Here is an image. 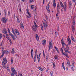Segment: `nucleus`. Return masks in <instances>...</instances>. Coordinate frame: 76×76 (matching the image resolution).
<instances>
[{
    "instance_id": "obj_48",
    "label": "nucleus",
    "mask_w": 76,
    "mask_h": 76,
    "mask_svg": "<svg viewBox=\"0 0 76 76\" xmlns=\"http://www.w3.org/2000/svg\"><path fill=\"white\" fill-rule=\"evenodd\" d=\"M37 50L35 51V56H37Z\"/></svg>"
},
{
    "instance_id": "obj_40",
    "label": "nucleus",
    "mask_w": 76,
    "mask_h": 76,
    "mask_svg": "<svg viewBox=\"0 0 76 76\" xmlns=\"http://www.w3.org/2000/svg\"><path fill=\"white\" fill-rule=\"evenodd\" d=\"M36 61V56H34V62H35Z\"/></svg>"
},
{
    "instance_id": "obj_37",
    "label": "nucleus",
    "mask_w": 76,
    "mask_h": 76,
    "mask_svg": "<svg viewBox=\"0 0 76 76\" xmlns=\"http://www.w3.org/2000/svg\"><path fill=\"white\" fill-rule=\"evenodd\" d=\"M3 37V36L2 35V34L1 33H0V39H1V38Z\"/></svg>"
},
{
    "instance_id": "obj_28",
    "label": "nucleus",
    "mask_w": 76,
    "mask_h": 76,
    "mask_svg": "<svg viewBox=\"0 0 76 76\" xmlns=\"http://www.w3.org/2000/svg\"><path fill=\"white\" fill-rule=\"evenodd\" d=\"M38 69L39 70H41V71H42V72H43V71H44V69H41V67H39V66L38 67Z\"/></svg>"
},
{
    "instance_id": "obj_2",
    "label": "nucleus",
    "mask_w": 76,
    "mask_h": 76,
    "mask_svg": "<svg viewBox=\"0 0 76 76\" xmlns=\"http://www.w3.org/2000/svg\"><path fill=\"white\" fill-rule=\"evenodd\" d=\"M11 75L12 76H15V74L16 75V73H17V72L16 71V70L15 69L13 68H11Z\"/></svg>"
},
{
    "instance_id": "obj_1",
    "label": "nucleus",
    "mask_w": 76,
    "mask_h": 76,
    "mask_svg": "<svg viewBox=\"0 0 76 76\" xmlns=\"http://www.w3.org/2000/svg\"><path fill=\"white\" fill-rule=\"evenodd\" d=\"M44 21L45 22L43 23L44 25L42 24L40 25L41 29L42 31H43L44 29H46V28H47V21H46L45 20Z\"/></svg>"
},
{
    "instance_id": "obj_50",
    "label": "nucleus",
    "mask_w": 76,
    "mask_h": 76,
    "mask_svg": "<svg viewBox=\"0 0 76 76\" xmlns=\"http://www.w3.org/2000/svg\"><path fill=\"white\" fill-rule=\"evenodd\" d=\"M34 23L35 26L36 27H37V24H36V23H35V22H34Z\"/></svg>"
},
{
    "instance_id": "obj_24",
    "label": "nucleus",
    "mask_w": 76,
    "mask_h": 76,
    "mask_svg": "<svg viewBox=\"0 0 76 76\" xmlns=\"http://www.w3.org/2000/svg\"><path fill=\"white\" fill-rule=\"evenodd\" d=\"M72 25H73V26H75V25L76 24V23H75V20L73 19V22H72Z\"/></svg>"
},
{
    "instance_id": "obj_42",
    "label": "nucleus",
    "mask_w": 76,
    "mask_h": 76,
    "mask_svg": "<svg viewBox=\"0 0 76 76\" xmlns=\"http://www.w3.org/2000/svg\"><path fill=\"white\" fill-rule=\"evenodd\" d=\"M34 12H36V10L37 9V7H34Z\"/></svg>"
},
{
    "instance_id": "obj_45",
    "label": "nucleus",
    "mask_w": 76,
    "mask_h": 76,
    "mask_svg": "<svg viewBox=\"0 0 76 76\" xmlns=\"http://www.w3.org/2000/svg\"><path fill=\"white\" fill-rule=\"evenodd\" d=\"M64 56H66V57L67 58H69V56L68 55V54L67 53H66V54H65V55Z\"/></svg>"
},
{
    "instance_id": "obj_55",
    "label": "nucleus",
    "mask_w": 76,
    "mask_h": 76,
    "mask_svg": "<svg viewBox=\"0 0 76 76\" xmlns=\"http://www.w3.org/2000/svg\"><path fill=\"white\" fill-rule=\"evenodd\" d=\"M55 34L57 36V31H55Z\"/></svg>"
},
{
    "instance_id": "obj_46",
    "label": "nucleus",
    "mask_w": 76,
    "mask_h": 76,
    "mask_svg": "<svg viewBox=\"0 0 76 76\" xmlns=\"http://www.w3.org/2000/svg\"><path fill=\"white\" fill-rule=\"evenodd\" d=\"M7 71H8V72H10V69H9V67H7Z\"/></svg>"
},
{
    "instance_id": "obj_43",
    "label": "nucleus",
    "mask_w": 76,
    "mask_h": 76,
    "mask_svg": "<svg viewBox=\"0 0 76 76\" xmlns=\"http://www.w3.org/2000/svg\"><path fill=\"white\" fill-rule=\"evenodd\" d=\"M54 57L55 59H56V60H58V57H57V56H55Z\"/></svg>"
},
{
    "instance_id": "obj_21",
    "label": "nucleus",
    "mask_w": 76,
    "mask_h": 76,
    "mask_svg": "<svg viewBox=\"0 0 76 76\" xmlns=\"http://www.w3.org/2000/svg\"><path fill=\"white\" fill-rule=\"evenodd\" d=\"M72 31L73 32H74L75 31V26L73 25H72Z\"/></svg>"
},
{
    "instance_id": "obj_58",
    "label": "nucleus",
    "mask_w": 76,
    "mask_h": 76,
    "mask_svg": "<svg viewBox=\"0 0 76 76\" xmlns=\"http://www.w3.org/2000/svg\"><path fill=\"white\" fill-rule=\"evenodd\" d=\"M31 58H33V54H31Z\"/></svg>"
},
{
    "instance_id": "obj_44",
    "label": "nucleus",
    "mask_w": 76,
    "mask_h": 76,
    "mask_svg": "<svg viewBox=\"0 0 76 76\" xmlns=\"http://www.w3.org/2000/svg\"><path fill=\"white\" fill-rule=\"evenodd\" d=\"M58 13L57 14V15H59L60 14V11H59V10H57Z\"/></svg>"
},
{
    "instance_id": "obj_38",
    "label": "nucleus",
    "mask_w": 76,
    "mask_h": 76,
    "mask_svg": "<svg viewBox=\"0 0 76 76\" xmlns=\"http://www.w3.org/2000/svg\"><path fill=\"white\" fill-rule=\"evenodd\" d=\"M70 40H70V39L69 37L68 36V38H67V41H70Z\"/></svg>"
},
{
    "instance_id": "obj_5",
    "label": "nucleus",
    "mask_w": 76,
    "mask_h": 76,
    "mask_svg": "<svg viewBox=\"0 0 76 76\" xmlns=\"http://www.w3.org/2000/svg\"><path fill=\"white\" fill-rule=\"evenodd\" d=\"M1 21L3 23H6V22L7 21V20L5 18H2Z\"/></svg>"
},
{
    "instance_id": "obj_25",
    "label": "nucleus",
    "mask_w": 76,
    "mask_h": 76,
    "mask_svg": "<svg viewBox=\"0 0 76 76\" xmlns=\"http://www.w3.org/2000/svg\"><path fill=\"white\" fill-rule=\"evenodd\" d=\"M68 42V44L67 45H70V44H72V43H71V40H68L67 41Z\"/></svg>"
},
{
    "instance_id": "obj_9",
    "label": "nucleus",
    "mask_w": 76,
    "mask_h": 76,
    "mask_svg": "<svg viewBox=\"0 0 76 76\" xmlns=\"http://www.w3.org/2000/svg\"><path fill=\"white\" fill-rule=\"evenodd\" d=\"M53 6L55 8L56 7V2L55 1V0H53Z\"/></svg>"
},
{
    "instance_id": "obj_23",
    "label": "nucleus",
    "mask_w": 76,
    "mask_h": 76,
    "mask_svg": "<svg viewBox=\"0 0 76 76\" xmlns=\"http://www.w3.org/2000/svg\"><path fill=\"white\" fill-rule=\"evenodd\" d=\"M64 50L65 51V52H67L68 53H70V52L68 51V50H66V48H64Z\"/></svg>"
},
{
    "instance_id": "obj_51",
    "label": "nucleus",
    "mask_w": 76,
    "mask_h": 76,
    "mask_svg": "<svg viewBox=\"0 0 76 76\" xmlns=\"http://www.w3.org/2000/svg\"><path fill=\"white\" fill-rule=\"evenodd\" d=\"M13 59L12 58H11V64H13Z\"/></svg>"
},
{
    "instance_id": "obj_56",
    "label": "nucleus",
    "mask_w": 76,
    "mask_h": 76,
    "mask_svg": "<svg viewBox=\"0 0 76 76\" xmlns=\"http://www.w3.org/2000/svg\"><path fill=\"white\" fill-rule=\"evenodd\" d=\"M46 61H48V57H47V56L46 57Z\"/></svg>"
},
{
    "instance_id": "obj_26",
    "label": "nucleus",
    "mask_w": 76,
    "mask_h": 76,
    "mask_svg": "<svg viewBox=\"0 0 76 76\" xmlns=\"http://www.w3.org/2000/svg\"><path fill=\"white\" fill-rule=\"evenodd\" d=\"M46 42V41H45V40H43L42 41V44H43V45H45V44Z\"/></svg>"
},
{
    "instance_id": "obj_62",
    "label": "nucleus",
    "mask_w": 76,
    "mask_h": 76,
    "mask_svg": "<svg viewBox=\"0 0 76 76\" xmlns=\"http://www.w3.org/2000/svg\"><path fill=\"white\" fill-rule=\"evenodd\" d=\"M5 34L6 35V37H8V34H7H7Z\"/></svg>"
},
{
    "instance_id": "obj_57",
    "label": "nucleus",
    "mask_w": 76,
    "mask_h": 76,
    "mask_svg": "<svg viewBox=\"0 0 76 76\" xmlns=\"http://www.w3.org/2000/svg\"><path fill=\"white\" fill-rule=\"evenodd\" d=\"M56 50L57 51L58 53H59V52H58V48H57L56 49Z\"/></svg>"
},
{
    "instance_id": "obj_52",
    "label": "nucleus",
    "mask_w": 76,
    "mask_h": 76,
    "mask_svg": "<svg viewBox=\"0 0 76 76\" xmlns=\"http://www.w3.org/2000/svg\"><path fill=\"white\" fill-rule=\"evenodd\" d=\"M73 63L72 64V66H73H73L75 65V62L73 61Z\"/></svg>"
},
{
    "instance_id": "obj_10",
    "label": "nucleus",
    "mask_w": 76,
    "mask_h": 76,
    "mask_svg": "<svg viewBox=\"0 0 76 76\" xmlns=\"http://www.w3.org/2000/svg\"><path fill=\"white\" fill-rule=\"evenodd\" d=\"M67 61L68 62L66 63V66H68L69 67H70V61L68 60Z\"/></svg>"
},
{
    "instance_id": "obj_15",
    "label": "nucleus",
    "mask_w": 76,
    "mask_h": 76,
    "mask_svg": "<svg viewBox=\"0 0 76 76\" xmlns=\"http://www.w3.org/2000/svg\"><path fill=\"white\" fill-rule=\"evenodd\" d=\"M60 5L61 6L62 9H64V5H63V3H62V2L60 1Z\"/></svg>"
},
{
    "instance_id": "obj_54",
    "label": "nucleus",
    "mask_w": 76,
    "mask_h": 76,
    "mask_svg": "<svg viewBox=\"0 0 76 76\" xmlns=\"http://www.w3.org/2000/svg\"><path fill=\"white\" fill-rule=\"evenodd\" d=\"M71 38L72 39H73V38H73V35H72L71 36Z\"/></svg>"
},
{
    "instance_id": "obj_4",
    "label": "nucleus",
    "mask_w": 76,
    "mask_h": 76,
    "mask_svg": "<svg viewBox=\"0 0 76 76\" xmlns=\"http://www.w3.org/2000/svg\"><path fill=\"white\" fill-rule=\"evenodd\" d=\"M61 42L62 45V48H64V45H66V44H65L64 42V41H63V38L62 39L61 41Z\"/></svg>"
},
{
    "instance_id": "obj_16",
    "label": "nucleus",
    "mask_w": 76,
    "mask_h": 76,
    "mask_svg": "<svg viewBox=\"0 0 76 76\" xmlns=\"http://www.w3.org/2000/svg\"><path fill=\"white\" fill-rule=\"evenodd\" d=\"M60 51L61 52V53L62 54V55H63L64 56H65V54L63 52V49L62 48H61L60 49Z\"/></svg>"
},
{
    "instance_id": "obj_53",
    "label": "nucleus",
    "mask_w": 76,
    "mask_h": 76,
    "mask_svg": "<svg viewBox=\"0 0 76 76\" xmlns=\"http://www.w3.org/2000/svg\"><path fill=\"white\" fill-rule=\"evenodd\" d=\"M58 15L57 14H56V17L58 19Z\"/></svg>"
},
{
    "instance_id": "obj_7",
    "label": "nucleus",
    "mask_w": 76,
    "mask_h": 76,
    "mask_svg": "<svg viewBox=\"0 0 76 76\" xmlns=\"http://www.w3.org/2000/svg\"><path fill=\"white\" fill-rule=\"evenodd\" d=\"M2 33L4 34H7V31H6V29L4 28L2 31Z\"/></svg>"
},
{
    "instance_id": "obj_14",
    "label": "nucleus",
    "mask_w": 76,
    "mask_h": 76,
    "mask_svg": "<svg viewBox=\"0 0 76 76\" xmlns=\"http://www.w3.org/2000/svg\"><path fill=\"white\" fill-rule=\"evenodd\" d=\"M12 32L13 33V34L15 36V37H16L17 38H18V37H17V36H16V34H15V33L14 31V30L13 29V28H12Z\"/></svg>"
},
{
    "instance_id": "obj_63",
    "label": "nucleus",
    "mask_w": 76,
    "mask_h": 76,
    "mask_svg": "<svg viewBox=\"0 0 76 76\" xmlns=\"http://www.w3.org/2000/svg\"><path fill=\"white\" fill-rule=\"evenodd\" d=\"M72 40L74 42H75V39H74V38H73V39H72Z\"/></svg>"
},
{
    "instance_id": "obj_6",
    "label": "nucleus",
    "mask_w": 76,
    "mask_h": 76,
    "mask_svg": "<svg viewBox=\"0 0 76 76\" xmlns=\"http://www.w3.org/2000/svg\"><path fill=\"white\" fill-rule=\"evenodd\" d=\"M64 4V12H66V8L67 7V3H66V1H65Z\"/></svg>"
},
{
    "instance_id": "obj_49",
    "label": "nucleus",
    "mask_w": 76,
    "mask_h": 76,
    "mask_svg": "<svg viewBox=\"0 0 76 76\" xmlns=\"http://www.w3.org/2000/svg\"><path fill=\"white\" fill-rule=\"evenodd\" d=\"M32 52H33V49L32 48L31 50V54H33L32 53Z\"/></svg>"
},
{
    "instance_id": "obj_22",
    "label": "nucleus",
    "mask_w": 76,
    "mask_h": 76,
    "mask_svg": "<svg viewBox=\"0 0 76 76\" xmlns=\"http://www.w3.org/2000/svg\"><path fill=\"white\" fill-rule=\"evenodd\" d=\"M11 53L13 54H14L15 53V49H14V48L12 49Z\"/></svg>"
},
{
    "instance_id": "obj_47",
    "label": "nucleus",
    "mask_w": 76,
    "mask_h": 76,
    "mask_svg": "<svg viewBox=\"0 0 76 76\" xmlns=\"http://www.w3.org/2000/svg\"><path fill=\"white\" fill-rule=\"evenodd\" d=\"M46 9L48 13H50V9L49 8H46Z\"/></svg>"
},
{
    "instance_id": "obj_3",
    "label": "nucleus",
    "mask_w": 76,
    "mask_h": 76,
    "mask_svg": "<svg viewBox=\"0 0 76 76\" xmlns=\"http://www.w3.org/2000/svg\"><path fill=\"white\" fill-rule=\"evenodd\" d=\"M48 47L49 50H50L51 48H52V47H53V42L51 41H50Z\"/></svg>"
},
{
    "instance_id": "obj_39",
    "label": "nucleus",
    "mask_w": 76,
    "mask_h": 76,
    "mask_svg": "<svg viewBox=\"0 0 76 76\" xmlns=\"http://www.w3.org/2000/svg\"><path fill=\"white\" fill-rule=\"evenodd\" d=\"M12 38L13 39V40H15V37L13 35L12 36Z\"/></svg>"
},
{
    "instance_id": "obj_31",
    "label": "nucleus",
    "mask_w": 76,
    "mask_h": 76,
    "mask_svg": "<svg viewBox=\"0 0 76 76\" xmlns=\"http://www.w3.org/2000/svg\"><path fill=\"white\" fill-rule=\"evenodd\" d=\"M20 28H21L22 29H23V28H24V26H23V24H22L21 25V26H20Z\"/></svg>"
},
{
    "instance_id": "obj_13",
    "label": "nucleus",
    "mask_w": 76,
    "mask_h": 76,
    "mask_svg": "<svg viewBox=\"0 0 76 76\" xmlns=\"http://www.w3.org/2000/svg\"><path fill=\"white\" fill-rule=\"evenodd\" d=\"M15 31L17 34V35H19L20 34L19 33V32L17 30L15 29Z\"/></svg>"
},
{
    "instance_id": "obj_33",
    "label": "nucleus",
    "mask_w": 76,
    "mask_h": 76,
    "mask_svg": "<svg viewBox=\"0 0 76 76\" xmlns=\"http://www.w3.org/2000/svg\"><path fill=\"white\" fill-rule=\"evenodd\" d=\"M31 9L32 10H33V9H34V5H31Z\"/></svg>"
},
{
    "instance_id": "obj_41",
    "label": "nucleus",
    "mask_w": 76,
    "mask_h": 76,
    "mask_svg": "<svg viewBox=\"0 0 76 76\" xmlns=\"http://www.w3.org/2000/svg\"><path fill=\"white\" fill-rule=\"evenodd\" d=\"M50 75L51 76H54V75H53V72H50Z\"/></svg>"
},
{
    "instance_id": "obj_20",
    "label": "nucleus",
    "mask_w": 76,
    "mask_h": 76,
    "mask_svg": "<svg viewBox=\"0 0 76 76\" xmlns=\"http://www.w3.org/2000/svg\"><path fill=\"white\" fill-rule=\"evenodd\" d=\"M36 39L37 41H38V40H39V37H38V35L37 34H36Z\"/></svg>"
},
{
    "instance_id": "obj_35",
    "label": "nucleus",
    "mask_w": 76,
    "mask_h": 76,
    "mask_svg": "<svg viewBox=\"0 0 76 76\" xmlns=\"http://www.w3.org/2000/svg\"><path fill=\"white\" fill-rule=\"evenodd\" d=\"M34 0H30L29 1V2L30 3H32V2H34Z\"/></svg>"
},
{
    "instance_id": "obj_60",
    "label": "nucleus",
    "mask_w": 76,
    "mask_h": 76,
    "mask_svg": "<svg viewBox=\"0 0 76 76\" xmlns=\"http://www.w3.org/2000/svg\"><path fill=\"white\" fill-rule=\"evenodd\" d=\"M38 62H39V61H40V58H38Z\"/></svg>"
},
{
    "instance_id": "obj_17",
    "label": "nucleus",
    "mask_w": 76,
    "mask_h": 76,
    "mask_svg": "<svg viewBox=\"0 0 76 76\" xmlns=\"http://www.w3.org/2000/svg\"><path fill=\"white\" fill-rule=\"evenodd\" d=\"M10 53L9 50H6L4 51V53H6V54H9Z\"/></svg>"
},
{
    "instance_id": "obj_11",
    "label": "nucleus",
    "mask_w": 76,
    "mask_h": 76,
    "mask_svg": "<svg viewBox=\"0 0 76 76\" xmlns=\"http://www.w3.org/2000/svg\"><path fill=\"white\" fill-rule=\"evenodd\" d=\"M72 2H71V1H69V8H70V9H72Z\"/></svg>"
},
{
    "instance_id": "obj_30",
    "label": "nucleus",
    "mask_w": 76,
    "mask_h": 76,
    "mask_svg": "<svg viewBox=\"0 0 76 76\" xmlns=\"http://www.w3.org/2000/svg\"><path fill=\"white\" fill-rule=\"evenodd\" d=\"M62 66L64 70H65V67H64V62H63L62 64Z\"/></svg>"
},
{
    "instance_id": "obj_32",
    "label": "nucleus",
    "mask_w": 76,
    "mask_h": 76,
    "mask_svg": "<svg viewBox=\"0 0 76 76\" xmlns=\"http://www.w3.org/2000/svg\"><path fill=\"white\" fill-rule=\"evenodd\" d=\"M6 63H4V65L3 66V67H4L5 69H6Z\"/></svg>"
},
{
    "instance_id": "obj_12",
    "label": "nucleus",
    "mask_w": 76,
    "mask_h": 76,
    "mask_svg": "<svg viewBox=\"0 0 76 76\" xmlns=\"http://www.w3.org/2000/svg\"><path fill=\"white\" fill-rule=\"evenodd\" d=\"M27 12L28 14V15H27L26 16L28 18H29L30 17H31V14L29 13V12L27 10Z\"/></svg>"
},
{
    "instance_id": "obj_64",
    "label": "nucleus",
    "mask_w": 76,
    "mask_h": 76,
    "mask_svg": "<svg viewBox=\"0 0 76 76\" xmlns=\"http://www.w3.org/2000/svg\"><path fill=\"white\" fill-rule=\"evenodd\" d=\"M10 35H11V36H12V35H13V34H12V33H10Z\"/></svg>"
},
{
    "instance_id": "obj_61",
    "label": "nucleus",
    "mask_w": 76,
    "mask_h": 76,
    "mask_svg": "<svg viewBox=\"0 0 76 76\" xmlns=\"http://www.w3.org/2000/svg\"><path fill=\"white\" fill-rule=\"evenodd\" d=\"M50 2L48 3L47 6H49V5L50 4Z\"/></svg>"
},
{
    "instance_id": "obj_19",
    "label": "nucleus",
    "mask_w": 76,
    "mask_h": 76,
    "mask_svg": "<svg viewBox=\"0 0 76 76\" xmlns=\"http://www.w3.org/2000/svg\"><path fill=\"white\" fill-rule=\"evenodd\" d=\"M32 28L34 32H36V31H37V29L35 28V26H32Z\"/></svg>"
},
{
    "instance_id": "obj_27",
    "label": "nucleus",
    "mask_w": 76,
    "mask_h": 76,
    "mask_svg": "<svg viewBox=\"0 0 76 76\" xmlns=\"http://www.w3.org/2000/svg\"><path fill=\"white\" fill-rule=\"evenodd\" d=\"M66 50H69V46H68V45H67L66 47Z\"/></svg>"
},
{
    "instance_id": "obj_18",
    "label": "nucleus",
    "mask_w": 76,
    "mask_h": 76,
    "mask_svg": "<svg viewBox=\"0 0 76 76\" xmlns=\"http://www.w3.org/2000/svg\"><path fill=\"white\" fill-rule=\"evenodd\" d=\"M60 8V4L58 3L57 5V10H59Z\"/></svg>"
},
{
    "instance_id": "obj_36",
    "label": "nucleus",
    "mask_w": 76,
    "mask_h": 76,
    "mask_svg": "<svg viewBox=\"0 0 76 76\" xmlns=\"http://www.w3.org/2000/svg\"><path fill=\"white\" fill-rule=\"evenodd\" d=\"M17 20V21L18 23H20V21L19 20V18H18V17H17L16 18Z\"/></svg>"
},
{
    "instance_id": "obj_59",
    "label": "nucleus",
    "mask_w": 76,
    "mask_h": 76,
    "mask_svg": "<svg viewBox=\"0 0 76 76\" xmlns=\"http://www.w3.org/2000/svg\"><path fill=\"white\" fill-rule=\"evenodd\" d=\"M8 40L9 41V42H12V41L11 40V39H8Z\"/></svg>"
},
{
    "instance_id": "obj_34",
    "label": "nucleus",
    "mask_w": 76,
    "mask_h": 76,
    "mask_svg": "<svg viewBox=\"0 0 76 76\" xmlns=\"http://www.w3.org/2000/svg\"><path fill=\"white\" fill-rule=\"evenodd\" d=\"M53 68H54V69H55V68L56 67V65L54 63H53Z\"/></svg>"
},
{
    "instance_id": "obj_8",
    "label": "nucleus",
    "mask_w": 76,
    "mask_h": 76,
    "mask_svg": "<svg viewBox=\"0 0 76 76\" xmlns=\"http://www.w3.org/2000/svg\"><path fill=\"white\" fill-rule=\"evenodd\" d=\"M7 59H6V58H4L3 59V61L2 63H7Z\"/></svg>"
},
{
    "instance_id": "obj_29",
    "label": "nucleus",
    "mask_w": 76,
    "mask_h": 76,
    "mask_svg": "<svg viewBox=\"0 0 76 76\" xmlns=\"http://www.w3.org/2000/svg\"><path fill=\"white\" fill-rule=\"evenodd\" d=\"M1 50L2 51H4V48H3V47H2V46H1Z\"/></svg>"
}]
</instances>
